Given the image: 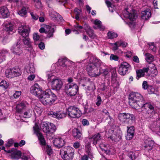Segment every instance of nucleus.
<instances>
[{
  "label": "nucleus",
  "instance_id": "53",
  "mask_svg": "<svg viewBox=\"0 0 160 160\" xmlns=\"http://www.w3.org/2000/svg\"><path fill=\"white\" fill-rule=\"evenodd\" d=\"M118 44V42H117L114 43L112 44V50L115 51L118 49V47H119Z\"/></svg>",
  "mask_w": 160,
  "mask_h": 160
},
{
  "label": "nucleus",
  "instance_id": "25",
  "mask_svg": "<svg viewBox=\"0 0 160 160\" xmlns=\"http://www.w3.org/2000/svg\"><path fill=\"white\" fill-rule=\"evenodd\" d=\"M26 107V105L24 102H21V103L18 104L16 107L17 112L19 113H21L22 112L23 109H25Z\"/></svg>",
  "mask_w": 160,
  "mask_h": 160
},
{
  "label": "nucleus",
  "instance_id": "29",
  "mask_svg": "<svg viewBox=\"0 0 160 160\" xmlns=\"http://www.w3.org/2000/svg\"><path fill=\"white\" fill-rule=\"evenodd\" d=\"M8 51L7 49H2L0 52V62L5 60L6 54L8 53Z\"/></svg>",
  "mask_w": 160,
  "mask_h": 160
},
{
  "label": "nucleus",
  "instance_id": "13",
  "mask_svg": "<svg viewBox=\"0 0 160 160\" xmlns=\"http://www.w3.org/2000/svg\"><path fill=\"white\" fill-rule=\"evenodd\" d=\"M30 28L28 26L21 25L18 27V33L23 37L28 36L30 31Z\"/></svg>",
  "mask_w": 160,
  "mask_h": 160
},
{
  "label": "nucleus",
  "instance_id": "50",
  "mask_svg": "<svg viewBox=\"0 0 160 160\" xmlns=\"http://www.w3.org/2000/svg\"><path fill=\"white\" fill-rule=\"evenodd\" d=\"M150 72L152 74L154 75H156L158 73L157 69L154 66L151 68Z\"/></svg>",
  "mask_w": 160,
  "mask_h": 160
},
{
  "label": "nucleus",
  "instance_id": "57",
  "mask_svg": "<svg viewBox=\"0 0 160 160\" xmlns=\"http://www.w3.org/2000/svg\"><path fill=\"white\" fill-rule=\"evenodd\" d=\"M32 18L34 20H37L39 17L38 15H37L36 13H34L33 12H31L30 13Z\"/></svg>",
  "mask_w": 160,
  "mask_h": 160
},
{
  "label": "nucleus",
  "instance_id": "62",
  "mask_svg": "<svg viewBox=\"0 0 160 160\" xmlns=\"http://www.w3.org/2000/svg\"><path fill=\"white\" fill-rule=\"evenodd\" d=\"M47 76L48 77V80L49 82L50 81L51 78H52L53 77L50 72L48 71L47 72Z\"/></svg>",
  "mask_w": 160,
  "mask_h": 160
},
{
  "label": "nucleus",
  "instance_id": "64",
  "mask_svg": "<svg viewBox=\"0 0 160 160\" xmlns=\"http://www.w3.org/2000/svg\"><path fill=\"white\" fill-rule=\"evenodd\" d=\"M38 47L41 49H44L45 47V44L43 42H41L39 44Z\"/></svg>",
  "mask_w": 160,
  "mask_h": 160
},
{
  "label": "nucleus",
  "instance_id": "37",
  "mask_svg": "<svg viewBox=\"0 0 160 160\" xmlns=\"http://www.w3.org/2000/svg\"><path fill=\"white\" fill-rule=\"evenodd\" d=\"M49 13L51 19L57 18L58 16V14L54 11H50Z\"/></svg>",
  "mask_w": 160,
  "mask_h": 160
},
{
  "label": "nucleus",
  "instance_id": "2",
  "mask_svg": "<svg viewBox=\"0 0 160 160\" xmlns=\"http://www.w3.org/2000/svg\"><path fill=\"white\" fill-rule=\"evenodd\" d=\"M56 99L55 94L50 90L47 89L43 92L40 101L44 105H50L54 102Z\"/></svg>",
  "mask_w": 160,
  "mask_h": 160
},
{
  "label": "nucleus",
  "instance_id": "63",
  "mask_svg": "<svg viewBox=\"0 0 160 160\" xmlns=\"http://www.w3.org/2000/svg\"><path fill=\"white\" fill-rule=\"evenodd\" d=\"M33 37V39L35 41L38 40L40 38L39 36L37 33L34 34Z\"/></svg>",
  "mask_w": 160,
  "mask_h": 160
},
{
  "label": "nucleus",
  "instance_id": "43",
  "mask_svg": "<svg viewBox=\"0 0 160 160\" xmlns=\"http://www.w3.org/2000/svg\"><path fill=\"white\" fill-rule=\"evenodd\" d=\"M136 73H137V77L136 78L137 79H138L139 78L143 77L145 75L143 72H142V70L141 69H140L139 70H137L136 71Z\"/></svg>",
  "mask_w": 160,
  "mask_h": 160
},
{
  "label": "nucleus",
  "instance_id": "17",
  "mask_svg": "<svg viewBox=\"0 0 160 160\" xmlns=\"http://www.w3.org/2000/svg\"><path fill=\"white\" fill-rule=\"evenodd\" d=\"M90 142H92L93 145L98 144L101 140L100 134L97 133L94 135L92 137L89 138Z\"/></svg>",
  "mask_w": 160,
  "mask_h": 160
},
{
  "label": "nucleus",
  "instance_id": "9",
  "mask_svg": "<svg viewBox=\"0 0 160 160\" xmlns=\"http://www.w3.org/2000/svg\"><path fill=\"white\" fill-rule=\"evenodd\" d=\"M39 32L42 33H45L47 34V37L50 38L53 36V34L54 32V27L49 25H44L43 27L39 29Z\"/></svg>",
  "mask_w": 160,
  "mask_h": 160
},
{
  "label": "nucleus",
  "instance_id": "45",
  "mask_svg": "<svg viewBox=\"0 0 160 160\" xmlns=\"http://www.w3.org/2000/svg\"><path fill=\"white\" fill-rule=\"evenodd\" d=\"M60 139L55 138L53 141V143L55 147H57L58 148H60Z\"/></svg>",
  "mask_w": 160,
  "mask_h": 160
},
{
  "label": "nucleus",
  "instance_id": "8",
  "mask_svg": "<svg viewBox=\"0 0 160 160\" xmlns=\"http://www.w3.org/2000/svg\"><path fill=\"white\" fill-rule=\"evenodd\" d=\"M68 116L72 118H79L82 114L79 108L74 106L69 107L68 109Z\"/></svg>",
  "mask_w": 160,
  "mask_h": 160
},
{
  "label": "nucleus",
  "instance_id": "7",
  "mask_svg": "<svg viewBox=\"0 0 160 160\" xmlns=\"http://www.w3.org/2000/svg\"><path fill=\"white\" fill-rule=\"evenodd\" d=\"M41 128L46 133L52 132L55 131L56 126L53 123L48 122H43L41 124Z\"/></svg>",
  "mask_w": 160,
  "mask_h": 160
},
{
  "label": "nucleus",
  "instance_id": "15",
  "mask_svg": "<svg viewBox=\"0 0 160 160\" xmlns=\"http://www.w3.org/2000/svg\"><path fill=\"white\" fill-rule=\"evenodd\" d=\"M155 142L151 138H148L144 140V148L146 150L151 151L153 148Z\"/></svg>",
  "mask_w": 160,
  "mask_h": 160
},
{
  "label": "nucleus",
  "instance_id": "24",
  "mask_svg": "<svg viewBox=\"0 0 160 160\" xmlns=\"http://www.w3.org/2000/svg\"><path fill=\"white\" fill-rule=\"evenodd\" d=\"M151 12L148 10H145L142 12L141 17L142 19L147 20L151 17Z\"/></svg>",
  "mask_w": 160,
  "mask_h": 160
},
{
  "label": "nucleus",
  "instance_id": "11",
  "mask_svg": "<svg viewBox=\"0 0 160 160\" xmlns=\"http://www.w3.org/2000/svg\"><path fill=\"white\" fill-rule=\"evenodd\" d=\"M131 69L130 65L126 62L121 63L119 67L118 72L121 75H125L128 73V71Z\"/></svg>",
  "mask_w": 160,
  "mask_h": 160
},
{
  "label": "nucleus",
  "instance_id": "46",
  "mask_svg": "<svg viewBox=\"0 0 160 160\" xmlns=\"http://www.w3.org/2000/svg\"><path fill=\"white\" fill-rule=\"evenodd\" d=\"M18 13L21 16H23L26 15L27 14V11L25 8L22 7V9L18 12Z\"/></svg>",
  "mask_w": 160,
  "mask_h": 160
},
{
  "label": "nucleus",
  "instance_id": "52",
  "mask_svg": "<svg viewBox=\"0 0 160 160\" xmlns=\"http://www.w3.org/2000/svg\"><path fill=\"white\" fill-rule=\"evenodd\" d=\"M68 63L67 64L68 68H73L76 67L75 63L70 60H68V62H67Z\"/></svg>",
  "mask_w": 160,
  "mask_h": 160
},
{
  "label": "nucleus",
  "instance_id": "34",
  "mask_svg": "<svg viewBox=\"0 0 160 160\" xmlns=\"http://www.w3.org/2000/svg\"><path fill=\"white\" fill-rule=\"evenodd\" d=\"M145 56L146 57L145 60L148 62H152L154 59V57L151 54L149 53H147Z\"/></svg>",
  "mask_w": 160,
  "mask_h": 160
},
{
  "label": "nucleus",
  "instance_id": "4",
  "mask_svg": "<svg viewBox=\"0 0 160 160\" xmlns=\"http://www.w3.org/2000/svg\"><path fill=\"white\" fill-rule=\"evenodd\" d=\"M64 89L67 95L72 97L76 95L78 89V87L75 83H68L66 85Z\"/></svg>",
  "mask_w": 160,
  "mask_h": 160
},
{
  "label": "nucleus",
  "instance_id": "21",
  "mask_svg": "<svg viewBox=\"0 0 160 160\" xmlns=\"http://www.w3.org/2000/svg\"><path fill=\"white\" fill-rule=\"evenodd\" d=\"M127 128V133L126 137L127 139L129 140L132 139L133 137L134 129L133 126Z\"/></svg>",
  "mask_w": 160,
  "mask_h": 160
},
{
  "label": "nucleus",
  "instance_id": "16",
  "mask_svg": "<svg viewBox=\"0 0 160 160\" xmlns=\"http://www.w3.org/2000/svg\"><path fill=\"white\" fill-rule=\"evenodd\" d=\"M102 62L101 61L96 57H93L92 63L88 65L87 66V70L88 71V68L89 66H90L92 67V69L95 70V68H97L100 67L101 64Z\"/></svg>",
  "mask_w": 160,
  "mask_h": 160
},
{
  "label": "nucleus",
  "instance_id": "19",
  "mask_svg": "<svg viewBox=\"0 0 160 160\" xmlns=\"http://www.w3.org/2000/svg\"><path fill=\"white\" fill-rule=\"evenodd\" d=\"M72 134L76 139L81 140L82 138V133L77 128H74L72 131Z\"/></svg>",
  "mask_w": 160,
  "mask_h": 160
},
{
  "label": "nucleus",
  "instance_id": "38",
  "mask_svg": "<svg viewBox=\"0 0 160 160\" xmlns=\"http://www.w3.org/2000/svg\"><path fill=\"white\" fill-rule=\"evenodd\" d=\"M5 75L6 77L8 78H12L14 77L11 69H7L5 71Z\"/></svg>",
  "mask_w": 160,
  "mask_h": 160
},
{
  "label": "nucleus",
  "instance_id": "55",
  "mask_svg": "<svg viewBox=\"0 0 160 160\" xmlns=\"http://www.w3.org/2000/svg\"><path fill=\"white\" fill-rule=\"evenodd\" d=\"M118 59L119 58L118 56L113 54H111L110 58V59L111 60L117 61L118 60Z\"/></svg>",
  "mask_w": 160,
  "mask_h": 160
},
{
  "label": "nucleus",
  "instance_id": "32",
  "mask_svg": "<svg viewBox=\"0 0 160 160\" xmlns=\"http://www.w3.org/2000/svg\"><path fill=\"white\" fill-rule=\"evenodd\" d=\"M24 38L22 40L23 44L28 48H31L32 47L31 42L30 40V38L28 36L26 37H23Z\"/></svg>",
  "mask_w": 160,
  "mask_h": 160
},
{
  "label": "nucleus",
  "instance_id": "40",
  "mask_svg": "<svg viewBox=\"0 0 160 160\" xmlns=\"http://www.w3.org/2000/svg\"><path fill=\"white\" fill-rule=\"evenodd\" d=\"M74 13L75 15V18L77 20H79V16L80 15L81 10L80 9H78L76 8L74 9Z\"/></svg>",
  "mask_w": 160,
  "mask_h": 160
},
{
  "label": "nucleus",
  "instance_id": "26",
  "mask_svg": "<svg viewBox=\"0 0 160 160\" xmlns=\"http://www.w3.org/2000/svg\"><path fill=\"white\" fill-rule=\"evenodd\" d=\"M67 62H68V60L66 58L62 57L61 59V66L62 69L65 70L68 68L67 64L68 63Z\"/></svg>",
  "mask_w": 160,
  "mask_h": 160
},
{
  "label": "nucleus",
  "instance_id": "56",
  "mask_svg": "<svg viewBox=\"0 0 160 160\" xmlns=\"http://www.w3.org/2000/svg\"><path fill=\"white\" fill-rule=\"evenodd\" d=\"M112 73V80H116L117 76V74L116 72V70H113Z\"/></svg>",
  "mask_w": 160,
  "mask_h": 160
},
{
  "label": "nucleus",
  "instance_id": "18",
  "mask_svg": "<svg viewBox=\"0 0 160 160\" xmlns=\"http://www.w3.org/2000/svg\"><path fill=\"white\" fill-rule=\"evenodd\" d=\"M51 82V85L52 89L56 90L59 93L60 90V81L58 79H53Z\"/></svg>",
  "mask_w": 160,
  "mask_h": 160
},
{
  "label": "nucleus",
  "instance_id": "31",
  "mask_svg": "<svg viewBox=\"0 0 160 160\" xmlns=\"http://www.w3.org/2000/svg\"><path fill=\"white\" fill-rule=\"evenodd\" d=\"M74 27L76 29L74 30L73 31L75 32V33L78 34L79 32H84V30L83 27L78 24H77L74 26Z\"/></svg>",
  "mask_w": 160,
  "mask_h": 160
},
{
  "label": "nucleus",
  "instance_id": "51",
  "mask_svg": "<svg viewBox=\"0 0 160 160\" xmlns=\"http://www.w3.org/2000/svg\"><path fill=\"white\" fill-rule=\"evenodd\" d=\"M0 86L4 88H7L8 86V84L6 81L2 80L0 82Z\"/></svg>",
  "mask_w": 160,
  "mask_h": 160
},
{
  "label": "nucleus",
  "instance_id": "20",
  "mask_svg": "<svg viewBox=\"0 0 160 160\" xmlns=\"http://www.w3.org/2000/svg\"><path fill=\"white\" fill-rule=\"evenodd\" d=\"M123 14L125 18L129 19L131 21H133L137 18L136 14L130 13L127 10L125 11Z\"/></svg>",
  "mask_w": 160,
  "mask_h": 160
},
{
  "label": "nucleus",
  "instance_id": "36",
  "mask_svg": "<svg viewBox=\"0 0 160 160\" xmlns=\"http://www.w3.org/2000/svg\"><path fill=\"white\" fill-rule=\"evenodd\" d=\"M11 70L14 77L19 76L21 75L20 70L19 69L13 68L11 69Z\"/></svg>",
  "mask_w": 160,
  "mask_h": 160
},
{
  "label": "nucleus",
  "instance_id": "33",
  "mask_svg": "<svg viewBox=\"0 0 160 160\" xmlns=\"http://www.w3.org/2000/svg\"><path fill=\"white\" fill-rule=\"evenodd\" d=\"M26 70L28 73H34L35 72V68L32 63H30L27 66Z\"/></svg>",
  "mask_w": 160,
  "mask_h": 160
},
{
  "label": "nucleus",
  "instance_id": "61",
  "mask_svg": "<svg viewBox=\"0 0 160 160\" xmlns=\"http://www.w3.org/2000/svg\"><path fill=\"white\" fill-rule=\"evenodd\" d=\"M73 146L75 148L77 149L80 147V144L79 142L78 141H76L73 143Z\"/></svg>",
  "mask_w": 160,
  "mask_h": 160
},
{
  "label": "nucleus",
  "instance_id": "10",
  "mask_svg": "<svg viewBox=\"0 0 160 160\" xmlns=\"http://www.w3.org/2000/svg\"><path fill=\"white\" fill-rule=\"evenodd\" d=\"M22 41L20 40H18L17 43L13 45L10 49L12 52L14 54L17 55H20L22 53Z\"/></svg>",
  "mask_w": 160,
  "mask_h": 160
},
{
  "label": "nucleus",
  "instance_id": "3",
  "mask_svg": "<svg viewBox=\"0 0 160 160\" xmlns=\"http://www.w3.org/2000/svg\"><path fill=\"white\" fill-rule=\"evenodd\" d=\"M92 69L91 67L89 66L88 68V72L90 73L93 77L98 76L101 74H103L105 76H106L109 73V68L106 66H102L99 69V71H98V69L97 68H95L94 70Z\"/></svg>",
  "mask_w": 160,
  "mask_h": 160
},
{
  "label": "nucleus",
  "instance_id": "48",
  "mask_svg": "<svg viewBox=\"0 0 160 160\" xmlns=\"http://www.w3.org/2000/svg\"><path fill=\"white\" fill-rule=\"evenodd\" d=\"M102 102V100L101 97L99 95H98L97 96V98L96 99V105L98 107L101 104Z\"/></svg>",
  "mask_w": 160,
  "mask_h": 160
},
{
  "label": "nucleus",
  "instance_id": "35",
  "mask_svg": "<svg viewBox=\"0 0 160 160\" xmlns=\"http://www.w3.org/2000/svg\"><path fill=\"white\" fill-rule=\"evenodd\" d=\"M48 115L51 116L52 117L56 118L58 120L60 118V114L59 113V112H55L52 111H50L48 112Z\"/></svg>",
  "mask_w": 160,
  "mask_h": 160
},
{
  "label": "nucleus",
  "instance_id": "49",
  "mask_svg": "<svg viewBox=\"0 0 160 160\" xmlns=\"http://www.w3.org/2000/svg\"><path fill=\"white\" fill-rule=\"evenodd\" d=\"M11 40V39L8 36H6L4 37L2 40V42L5 45L9 42Z\"/></svg>",
  "mask_w": 160,
  "mask_h": 160
},
{
  "label": "nucleus",
  "instance_id": "12",
  "mask_svg": "<svg viewBox=\"0 0 160 160\" xmlns=\"http://www.w3.org/2000/svg\"><path fill=\"white\" fill-rule=\"evenodd\" d=\"M31 92L40 99L42 96V88L37 83H35L30 88Z\"/></svg>",
  "mask_w": 160,
  "mask_h": 160
},
{
  "label": "nucleus",
  "instance_id": "22",
  "mask_svg": "<svg viewBox=\"0 0 160 160\" xmlns=\"http://www.w3.org/2000/svg\"><path fill=\"white\" fill-rule=\"evenodd\" d=\"M0 13L3 18H7L9 16L10 13L7 7L3 6L0 8Z\"/></svg>",
  "mask_w": 160,
  "mask_h": 160
},
{
  "label": "nucleus",
  "instance_id": "47",
  "mask_svg": "<svg viewBox=\"0 0 160 160\" xmlns=\"http://www.w3.org/2000/svg\"><path fill=\"white\" fill-rule=\"evenodd\" d=\"M90 83V85L87 87V89L89 91H93L96 89L94 83L92 82H91Z\"/></svg>",
  "mask_w": 160,
  "mask_h": 160
},
{
  "label": "nucleus",
  "instance_id": "1",
  "mask_svg": "<svg viewBox=\"0 0 160 160\" xmlns=\"http://www.w3.org/2000/svg\"><path fill=\"white\" fill-rule=\"evenodd\" d=\"M129 103L132 108L136 109L142 108L145 109L148 118H151L155 114L153 110V107L150 104L146 102L142 96L138 92H132L129 95Z\"/></svg>",
  "mask_w": 160,
  "mask_h": 160
},
{
  "label": "nucleus",
  "instance_id": "58",
  "mask_svg": "<svg viewBox=\"0 0 160 160\" xmlns=\"http://www.w3.org/2000/svg\"><path fill=\"white\" fill-rule=\"evenodd\" d=\"M129 157L132 160H134L136 158L135 153L132 152H131L129 153Z\"/></svg>",
  "mask_w": 160,
  "mask_h": 160
},
{
  "label": "nucleus",
  "instance_id": "28",
  "mask_svg": "<svg viewBox=\"0 0 160 160\" xmlns=\"http://www.w3.org/2000/svg\"><path fill=\"white\" fill-rule=\"evenodd\" d=\"M84 29L85 30L86 32L91 38H94L96 37V35L93 32V31L91 29L90 27L88 26L87 28H85Z\"/></svg>",
  "mask_w": 160,
  "mask_h": 160
},
{
  "label": "nucleus",
  "instance_id": "44",
  "mask_svg": "<svg viewBox=\"0 0 160 160\" xmlns=\"http://www.w3.org/2000/svg\"><path fill=\"white\" fill-rule=\"evenodd\" d=\"M32 110H28L24 113V117L26 118H28L30 117L32 115Z\"/></svg>",
  "mask_w": 160,
  "mask_h": 160
},
{
  "label": "nucleus",
  "instance_id": "41",
  "mask_svg": "<svg viewBox=\"0 0 160 160\" xmlns=\"http://www.w3.org/2000/svg\"><path fill=\"white\" fill-rule=\"evenodd\" d=\"M108 36L109 39H112L118 37V35L116 33L112 32H109L107 34Z\"/></svg>",
  "mask_w": 160,
  "mask_h": 160
},
{
  "label": "nucleus",
  "instance_id": "6",
  "mask_svg": "<svg viewBox=\"0 0 160 160\" xmlns=\"http://www.w3.org/2000/svg\"><path fill=\"white\" fill-rule=\"evenodd\" d=\"M62 152V157L64 160H72L74 154V149L73 148L69 147L67 151L61 150Z\"/></svg>",
  "mask_w": 160,
  "mask_h": 160
},
{
  "label": "nucleus",
  "instance_id": "54",
  "mask_svg": "<svg viewBox=\"0 0 160 160\" xmlns=\"http://www.w3.org/2000/svg\"><path fill=\"white\" fill-rule=\"evenodd\" d=\"M46 148L47 153L48 155L50 156L52 154V151L50 147L47 145L46 146Z\"/></svg>",
  "mask_w": 160,
  "mask_h": 160
},
{
  "label": "nucleus",
  "instance_id": "59",
  "mask_svg": "<svg viewBox=\"0 0 160 160\" xmlns=\"http://www.w3.org/2000/svg\"><path fill=\"white\" fill-rule=\"evenodd\" d=\"M21 94V92L19 91H15V92L13 96L14 97L17 98H18Z\"/></svg>",
  "mask_w": 160,
  "mask_h": 160
},
{
  "label": "nucleus",
  "instance_id": "30",
  "mask_svg": "<svg viewBox=\"0 0 160 160\" xmlns=\"http://www.w3.org/2000/svg\"><path fill=\"white\" fill-rule=\"evenodd\" d=\"M85 148L86 152L88 155L89 158L91 159L93 158L92 154L91 152V147L90 145V143L88 142L85 145Z\"/></svg>",
  "mask_w": 160,
  "mask_h": 160
},
{
  "label": "nucleus",
  "instance_id": "60",
  "mask_svg": "<svg viewBox=\"0 0 160 160\" xmlns=\"http://www.w3.org/2000/svg\"><path fill=\"white\" fill-rule=\"evenodd\" d=\"M118 44L119 47L121 46L122 47L124 48L126 47L127 45V43L125 42H123L121 41H118Z\"/></svg>",
  "mask_w": 160,
  "mask_h": 160
},
{
  "label": "nucleus",
  "instance_id": "39",
  "mask_svg": "<svg viewBox=\"0 0 160 160\" xmlns=\"http://www.w3.org/2000/svg\"><path fill=\"white\" fill-rule=\"evenodd\" d=\"M99 146L102 151H104L105 153H108L109 150L107 147V145L103 143L99 144Z\"/></svg>",
  "mask_w": 160,
  "mask_h": 160
},
{
  "label": "nucleus",
  "instance_id": "23",
  "mask_svg": "<svg viewBox=\"0 0 160 160\" xmlns=\"http://www.w3.org/2000/svg\"><path fill=\"white\" fill-rule=\"evenodd\" d=\"M94 23L95 25L93 28L95 29H99L100 30H103L105 29V27L102 25V22L98 19L95 20Z\"/></svg>",
  "mask_w": 160,
  "mask_h": 160
},
{
  "label": "nucleus",
  "instance_id": "27",
  "mask_svg": "<svg viewBox=\"0 0 160 160\" xmlns=\"http://www.w3.org/2000/svg\"><path fill=\"white\" fill-rule=\"evenodd\" d=\"M14 150L13 152L12 153L11 155V158H12L15 159H18L21 156V152L20 151H18L15 149H13Z\"/></svg>",
  "mask_w": 160,
  "mask_h": 160
},
{
  "label": "nucleus",
  "instance_id": "5",
  "mask_svg": "<svg viewBox=\"0 0 160 160\" xmlns=\"http://www.w3.org/2000/svg\"><path fill=\"white\" fill-rule=\"evenodd\" d=\"M118 118L122 123L128 124H131L135 119V117L132 114L125 113L119 114Z\"/></svg>",
  "mask_w": 160,
  "mask_h": 160
},
{
  "label": "nucleus",
  "instance_id": "42",
  "mask_svg": "<svg viewBox=\"0 0 160 160\" xmlns=\"http://www.w3.org/2000/svg\"><path fill=\"white\" fill-rule=\"evenodd\" d=\"M122 136L120 134H117L116 135H114L112 136V140H113L116 142L119 141L121 139Z\"/></svg>",
  "mask_w": 160,
  "mask_h": 160
},
{
  "label": "nucleus",
  "instance_id": "14",
  "mask_svg": "<svg viewBox=\"0 0 160 160\" xmlns=\"http://www.w3.org/2000/svg\"><path fill=\"white\" fill-rule=\"evenodd\" d=\"M33 129L34 131V133L38 137V139L40 141L42 145H44L45 143V139L43 137L42 134L40 132V129L39 126L37 124L33 127Z\"/></svg>",
  "mask_w": 160,
  "mask_h": 160
}]
</instances>
